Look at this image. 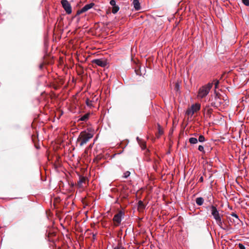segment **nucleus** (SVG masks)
<instances>
[{"instance_id":"obj_1","label":"nucleus","mask_w":249,"mask_h":249,"mask_svg":"<svg viewBox=\"0 0 249 249\" xmlns=\"http://www.w3.org/2000/svg\"><path fill=\"white\" fill-rule=\"evenodd\" d=\"M213 85V83H208V84L200 87L197 93L198 98L202 99L205 97L209 93Z\"/></svg>"},{"instance_id":"obj_2","label":"nucleus","mask_w":249,"mask_h":249,"mask_svg":"<svg viewBox=\"0 0 249 249\" xmlns=\"http://www.w3.org/2000/svg\"><path fill=\"white\" fill-rule=\"evenodd\" d=\"M93 137V135L86 131H82L80 133L77 140L80 146H83L86 144L89 139Z\"/></svg>"},{"instance_id":"obj_3","label":"nucleus","mask_w":249,"mask_h":249,"mask_svg":"<svg viewBox=\"0 0 249 249\" xmlns=\"http://www.w3.org/2000/svg\"><path fill=\"white\" fill-rule=\"evenodd\" d=\"M212 215L213 216L214 219L216 221L218 220L219 219H221L222 217V215H220L218 211L217 210L216 207L212 205L210 207Z\"/></svg>"},{"instance_id":"obj_4","label":"nucleus","mask_w":249,"mask_h":249,"mask_svg":"<svg viewBox=\"0 0 249 249\" xmlns=\"http://www.w3.org/2000/svg\"><path fill=\"white\" fill-rule=\"evenodd\" d=\"M88 183V178L86 177L80 176L79 180L78 181L77 185L79 188H84L87 187Z\"/></svg>"},{"instance_id":"obj_5","label":"nucleus","mask_w":249,"mask_h":249,"mask_svg":"<svg viewBox=\"0 0 249 249\" xmlns=\"http://www.w3.org/2000/svg\"><path fill=\"white\" fill-rule=\"evenodd\" d=\"M94 5V3H92V2L85 5L82 9L77 11L76 14L75 16H78V15H80V14H82V13H83L84 12H86V11H87L89 9H90L91 8H92Z\"/></svg>"},{"instance_id":"obj_6","label":"nucleus","mask_w":249,"mask_h":249,"mask_svg":"<svg viewBox=\"0 0 249 249\" xmlns=\"http://www.w3.org/2000/svg\"><path fill=\"white\" fill-rule=\"evenodd\" d=\"M123 213L121 212L116 214L113 218V221L115 223L116 226H118L121 222Z\"/></svg>"},{"instance_id":"obj_7","label":"nucleus","mask_w":249,"mask_h":249,"mask_svg":"<svg viewBox=\"0 0 249 249\" xmlns=\"http://www.w3.org/2000/svg\"><path fill=\"white\" fill-rule=\"evenodd\" d=\"M63 9L67 14H70L72 12L71 4L67 0H63Z\"/></svg>"},{"instance_id":"obj_8","label":"nucleus","mask_w":249,"mask_h":249,"mask_svg":"<svg viewBox=\"0 0 249 249\" xmlns=\"http://www.w3.org/2000/svg\"><path fill=\"white\" fill-rule=\"evenodd\" d=\"M216 222L217 224L222 229L226 231H228L231 229V227L230 225H228L223 222L222 220V218L219 219Z\"/></svg>"},{"instance_id":"obj_9","label":"nucleus","mask_w":249,"mask_h":249,"mask_svg":"<svg viewBox=\"0 0 249 249\" xmlns=\"http://www.w3.org/2000/svg\"><path fill=\"white\" fill-rule=\"evenodd\" d=\"M92 63L102 67H104L107 65L106 61L101 59H94L92 61Z\"/></svg>"},{"instance_id":"obj_10","label":"nucleus","mask_w":249,"mask_h":249,"mask_svg":"<svg viewBox=\"0 0 249 249\" xmlns=\"http://www.w3.org/2000/svg\"><path fill=\"white\" fill-rule=\"evenodd\" d=\"M137 140L138 143L139 144V145H140L141 147L142 148V150L146 149V142L144 141H143L142 139H141L139 137L137 138Z\"/></svg>"},{"instance_id":"obj_11","label":"nucleus","mask_w":249,"mask_h":249,"mask_svg":"<svg viewBox=\"0 0 249 249\" xmlns=\"http://www.w3.org/2000/svg\"><path fill=\"white\" fill-rule=\"evenodd\" d=\"M201 105L199 103H196L191 106V109L193 110L195 112H197L200 109Z\"/></svg>"},{"instance_id":"obj_12","label":"nucleus","mask_w":249,"mask_h":249,"mask_svg":"<svg viewBox=\"0 0 249 249\" xmlns=\"http://www.w3.org/2000/svg\"><path fill=\"white\" fill-rule=\"evenodd\" d=\"M133 4L136 10H139L141 9L140 3L138 0H133Z\"/></svg>"},{"instance_id":"obj_13","label":"nucleus","mask_w":249,"mask_h":249,"mask_svg":"<svg viewBox=\"0 0 249 249\" xmlns=\"http://www.w3.org/2000/svg\"><path fill=\"white\" fill-rule=\"evenodd\" d=\"M89 116H90V113H86V114H84V115L82 116L78 119V121H87L89 119Z\"/></svg>"},{"instance_id":"obj_14","label":"nucleus","mask_w":249,"mask_h":249,"mask_svg":"<svg viewBox=\"0 0 249 249\" xmlns=\"http://www.w3.org/2000/svg\"><path fill=\"white\" fill-rule=\"evenodd\" d=\"M145 208V205L141 200L139 201L138 204V209L139 211L143 210Z\"/></svg>"},{"instance_id":"obj_15","label":"nucleus","mask_w":249,"mask_h":249,"mask_svg":"<svg viewBox=\"0 0 249 249\" xmlns=\"http://www.w3.org/2000/svg\"><path fill=\"white\" fill-rule=\"evenodd\" d=\"M196 202L198 206H201L204 203V199L201 197H197L196 198Z\"/></svg>"},{"instance_id":"obj_16","label":"nucleus","mask_w":249,"mask_h":249,"mask_svg":"<svg viewBox=\"0 0 249 249\" xmlns=\"http://www.w3.org/2000/svg\"><path fill=\"white\" fill-rule=\"evenodd\" d=\"M158 135H157V137L159 138L163 134V130L160 124H158Z\"/></svg>"},{"instance_id":"obj_17","label":"nucleus","mask_w":249,"mask_h":249,"mask_svg":"<svg viewBox=\"0 0 249 249\" xmlns=\"http://www.w3.org/2000/svg\"><path fill=\"white\" fill-rule=\"evenodd\" d=\"M204 111L206 112L207 114L210 115L213 112V109L209 107V106H206L204 108Z\"/></svg>"},{"instance_id":"obj_18","label":"nucleus","mask_w":249,"mask_h":249,"mask_svg":"<svg viewBox=\"0 0 249 249\" xmlns=\"http://www.w3.org/2000/svg\"><path fill=\"white\" fill-rule=\"evenodd\" d=\"M189 142L192 144H196L198 140L196 138H190L189 140Z\"/></svg>"},{"instance_id":"obj_19","label":"nucleus","mask_w":249,"mask_h":249,"mask_svg":"<svg viewBox=\"0 0 249 249\" xmlns=\"http://www.w3.org/2000/svg\"><path fill=\"white\" fill-rule=\"evenodd\" d=\"M119 7L118 6L116 5V6H113L112 12L113 14H116L119 11Z\"/></svg>"},{"instance_id":"obj_20","label":"nucleus","mask_w":249,"mask_h":249,"mask_svg":"<svg viewBox=\"0 0 249 249\" xmlns=\"http://www.w3.org/2000/svg\"><path fill=\"white\" fill-rule=\"evenodd\" d=\"M130 175V172L128 171H125L123 176V178H126L129 177Z\"/></svg>"},{"instance_id":"obj_21","label":"nucleus","mask_w":249,"mask_h":249,"mask_svg":"<svg viewBox=\"0 0 249 249\" xmlns=\"http://www.w3.org/2000/svg\"><path fill=\"white\" fill-rule=\"evenodd\" d=\"M48 233V237L49 238L50 236H56V234H55V231H49L48 232V231H46V233Z\"/></svg>"},{"instance_id":"obj_22","label":"nucleus","mask_w":249,"mask_h":249,"mask_svg":"<svg viewBox=\"0 0 249 249\" xmlns=\"http://www.w3.org/2000/svg\"><path fill=\"white\" fill-rule=\"evenodd\" d=\"M113 249H125V248H124L121 244L119 243Z\"/></svg>"},{"instance_id":"obj_23","label":"nucleus","mask_w":249,"mask_h":249,"mask_svg":"<svg viewBox=\"0 0 249 249\" xmlns=\"http://www.w3.org/2000/svg\"><path fill=\"white\" fill-rule=\"evenodd\" d=\"M186 114L188 116H190L191 117H192V116L193 115L190 108H188L186 110Z\"/></svg>"},{"instance_id":"obj_24","label":"nucleus","mask_w":249,"mask_h":249,"mask_svg":"<svg viewBox=\"0 0 249 249\" xmlns=\"http://www.w3.org/2000/svg\"><path fill=\"white\" fill-rule=\"evenodd\" d=\"M198 141L200 142H203L205 141V138L203 135H200L198 138Z\"/></svg>"},{"instance_id":"obj_25","label":"nucleus","mask_w":249,"mask_h":249,"mask_svg":"<svg viewBox=\"0 0 249 249\" xmlns=\"http://www.w3.org/2000/svg\"><path fill=\"white\" fill-rule=\"evenodd\" d=\"M231 215L236 218L237 222L240 221V219H239L238 215L235 213H232L231 214Z\"/></svg>"},{"instance_id":"obj_26","label":"nucleus","mask_w":249,"mask_h":249,"mask_svg":"<svg viewBox=\"0 0 249 249\" xmlns=\"http://www.w3.org/2000/svg\"><path fill=\"white\" fill-rule=\"evenodd\" d=\"M86 104L88 106L90 107L92 106V101L87 99L86 100Z\"/></svg>"},{"instance_id":"obj_27","label":"nucleus","mask_w":249,"mask_h":249,"mask_svg":"<svg viewBox=\"0 0 249 249\" xmlns=\"http://www.w3.org/2000/svg\"><path fill=\"white\" fill-rule=\"evenodd\" d=\"M242 2L246 6H249V0H242Z\"/></svg>"},{"instance_id":"obj_28","label":"nucleus","mask_w":249,"mask_h":249,"mask_svg":"<svg viewBox=\"0 0 249 249\" xmlns=\"http://www.w3.org/2000/svg\"><path fill=\"white\" fill-rule=\"evenodd\" d=\"M198 149L199 151H201V152H202L203 153H205V151H204V147L202 145H199L198 147Z\"/></svg>"},{"instance_id":"obj_29","label":"nucleus","mask_w":249,"mask_h":249,"mask_svg":"<svg viewBox=\"0 0 249 249\" xmlns=\"http://www.w3.org/2000/svg\"><path fill=\"white\" fill-rule=\"evenodd\" d=\"M110 4L113 6H116V1L115 0H111L110 1Z\"/></svg>"},{"instance_id":"obj_30","label":"nucleus","mask_w":249,"mask_h":249,"mask_svg":"<svg viewBox=\"0 0 249 249\" xmlns=\"http://www.w3.org/2000/svg\"><path fill=\"white\" fill-rule=\"evenodd\" d=\"M213 82H214V86H215V88L216 89V88H217V86H218V85L219 84V81L217 80H214L213 81Z\"/></svg>"},{"instance_id":"obj_31","label":"nucleus","mask_w":249,"mask_h":249,"mask_svg":"<svg viewBox=\"0 0 249 249\" xmlns=\"http://www.w3.org/2000/svg\"><path fill=\"white\" fill-rule=\"evenodd\" d=\"M238 247L240 249H246L245 247L241 243H239L238 244Z\"/></svg>"},{"instance_id":"obj_32","label":"nucleus","mask_w":249,"mask_h":249,"mask_svg":"<svg viewBox=\"0 0 249 249\" xmlns=\"http://www.w3.org/2000/svg\"><path fill=\"white\" fill-rule=\"evenodd\" d=\"M60 166H61V165L59 163L58 161V163H56L54 164V167L56 169H57L58 168V167H60Z\"/></svg>"},{"instance_id":"obj_33","label":"nucleus","mask_w":249,"mask_h":249,"mask_svg":"<svg viewBox=\"0 0 249 249\" xmlns=\"http://www.w3.org/2000/svg\"><path fill=\"white\" fill-rule=\"evenodd\" d=\"M53 205H54V206L55 208H57V200H55L54 201V203H53Z\"/></svg>"},{"instance_id":"obj_34","label":"nucleus","mask_w":249,"mask_h":249,"mask_svg":"<svg viewBox=\"0 0 249 249\" xmlns=\"http://www.w3.org/2000/svg\"><path fill=\"white\" fill-rule=\"evenodd\" d=\"M199 182H203V177H201L199 179Z\"/></svg>"},{"instance_id":"obj_35","label":"nucleus","mask_w":249,"mask_h":249,"mask_svg":"<svg viewBox=\"0 0 249 249\" xmlns=\"http://www.w3.org/2000/svg\"><path fill=\"white\" fill-rule=\"evenodd\" d=\"M189 108H190V110H191V112H192V113L193 115L195 113H196V112H195L193 110H192V109H191V107H189Z\"/></svg>"},{"instance_id":"obj_36","label":"nucleus","mask_w":249,"mask_h":249,"mask_svg":"<svg viewBox=\"0 0 249 249\" xmlns=\"http://www.w3.org/2000/svg\"><path fill=\"white\" fill-rule=\"evenodd\" d=\"M64 174H65V176H66V177L67 178H69V176H68V175H67V174H66V173H65Z\"/></svg>"},{"instance_id":"obj_37","label":"nucleus","mask_w":249,"mask_h":249,"mask_svg":"<svg viewBox=\"0 0 249 249\" xmlns=\"http://www.w3.org/2000/svg\"><path fill=\"white\" fill-rule=\"evenodd\" d=\"M43 64H40V66H39V68L40 69H42V68L43 67Z\"/></svg>"},{"instance_id":"obj_38","label":"nucleus","mask_w":249,"mask_h":249,"mask_svg":"<svg viewBox=\"0 0 249 249\" xmlns=\"http://www.w3.org/2000/svg\"><path fill=\"white\" fill-rule=\"evenodd\" d=\"M149 152V151L148 149H147L146 151V154H147Z\"/></svg>"},{"instance_id":"obj_39","label":"nucleus","mask_w":249,"mask_h":249,"mask_svg":"<svg viewBox=\"0 0 249 249\" xmlns=\"http://www.w3.org/2000/svg\"><path fill=\"white\" fill-rule=\"evenodd\" d=\"M62 115V111H61V112H60V115Z\"/></svg>"},{"instance_id":"obj_40","label":"nucleus","mask_w":249,"mask_h":249,"mask_svg":"<svg viewBox=\"0 0 249 249\" xmlns=\"http://www.w3.org/2000/svg\"><path fill=\"white\" fill-rule=\"evenodd\" d=\"M60 225L62 226V223H61V222H60Z\"/></svg>"},{"instance_id":"obj_41","label":"nucleus","mask_w":249,"mask_h":249,"mask_svg":"<svg viewBox=\"0 0 249 249\" xmlns=\"http://www.w3.org/2000/svg\"><path fill=\"white\" fill-rule=\"evenodd\" d=\"M60 2L62 4V0H61Z\"/></svg>"},{"instance_id":"obj_42","label":"nucleus","mask_w":249,"mask_h":249,"mask_svg":"<svg viewBox=\"0 0 249 249\" xmlns=\"http://www.w3.org/2000/svg\"><path fill=\"white\" fill-rule=\"evenodd\" d=\"M58 249H61L59 247H58Z\"/></svg>"}]
</instances>
